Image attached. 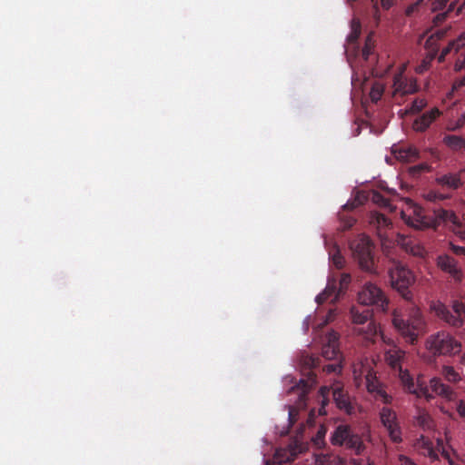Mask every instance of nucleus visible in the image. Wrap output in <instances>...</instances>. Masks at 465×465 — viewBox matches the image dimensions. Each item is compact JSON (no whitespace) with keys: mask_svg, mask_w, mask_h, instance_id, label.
Here are the masks:
<instances>
[{"mask_svg":"<svg viewBox=\"0 0 465 465\" xmlns=\"http://www.w3.org/2000/svg\"><path fill=\"white\" fill-rule=\"evenodd\" d=\"M339 335L335 331H330L323 340L322 355L326 360H340Z\"/></svg>","mask_w":465,"mask_h":465,"instance_id":"ddd939ff","label":"nucleus"},{"mask_svg":"<svg viewBox=\"0 0 465 465\" xmlns=\"http://www.w3.org/2000/svg\"><path fill=\"white\" fill-rule=\"evenodd\" d=\"M461 342L445 331L433 333L426 340V348L434 356L453 357L461 351Z\"/></svg>","mask_w":465,"mask_h":465,"instance_id":"20e7f679","label":"nucleus"},{"mask_svg":"<svg viewBox=\"0 0 465 465\" xmlns=\"http://www.w3.org/2000/svg\"><path fill=\"white\" fill-rule=\"evenodd\" d=\"M452 50H454V46L451 45V42L449 43V45L442 49L440 56H439V61L440 62H442L444 61V58L446 55H448Z\"/></svg>","mask_w":465,"mask_h":465,"instance_id":"a18cd8bd","label":"nucleus"},{"mask_svg":"<svg viewBox=\"0 0 465 465\" xmlns=\"http://www.w3.org/2000/svg\"><path fill=\"white\" fill-rule=\"evenodd\" d=\"M367 465H374V464L372 462H371V461H368Z\"/></svg>","mask_w":465,"mask_h":465,"instance_id":"680f3d73","label":"nucleus"},{"mask_svg":"<svg viewBox=\"0 0 465 465\" xmlns=\"http://www.w3.org/2000/svg\"><path fill=\"white\" fill-rule=\"evenodd\" d=\"M333 445L345 446L352 450L356 454H360L364 449V444L361 436L354 433L351 428L346 424H341L336 427L331 437Z\"/></svg>","mask_w":465,"mask_h":465,"instance_id":"6e6552de","label":"nucleus"},{"mask_svg":"<svg viewBox=\"0 0 465 465\" xmlns=\"http://www.w3.org/2000/svg\"><path fill=\"white\" fill-rule=\"evenodd\" d=\"M374 46V43L372 40V35H369L366 38L364 47L362 48V55L365 59H368L369 55L372 52V48Z\"/></svg>","mask_w":465,"mask_h":465,"instance_id":"473e14b6","label":"nucleus"},{"mask_svg":"<svg viewBox=\"0 0 465 465\" xmlns=\"http://www.w3.org/2000/svg\"><path fill=\"white\" fill-rule=\"evenodd\" d=\"M372 2V8H373V17L376 22V24H379L381 19L380 10H379V5L378 0H371Z\"/></svg>","mask_w":465,"mask_h":465,"instance_id":"c03bdc74","label":"nucleus"},{"mask_svg":"<svg viewBox=\"0 0 465 465\" xmlns=\"http://www.w3.org/2000/svg\"><path fill=\"white\" fill-rule=\"evenodd\" d=\"M457 229L454 230V233L460 237L461 240H465V230L461 229L460 223H459V225H456Z\"/></svg>","mask_w":465,"mask_h":465,"instance_id":"3c124183","label":"nucleus"},{"mask_svg":"<svg viewBox=\"0 0 465 465\" xmlns=\"http://www.w3.org/2000/svg\"><path fill=\"white\" fill-rule=\"evenodd\" d=\"M443 141L452 150L460 151L465 149V140L460 136L449 134L444 137Z\"/></svg>","mask_w":465,"mask_h":465,"instance_id":"b1692460","label":"nucleus"},{"mask_svg":"<svg viewBox=\"0 0 465 465\" xmlns=\"http://www.w3.org/2000/svg\"><path fill=\"white\" fill-rule=\"evenodd\" d=\"M405 356V351L397 346L390 348L385 352V360L394 371L402 368V361H404Z\"/></svg>","mask_w":465,"mask_h":465,"instance_id":"6ab92c4d","label":"nucleus"},{"mask_svg":"<svg viewBox=\"0 0 465 465\" xmlns=\"http://www.w3.org/2000/svg\"><path fill=\"white\" fill-rule=\"evenodd\" d=\"M440 114V110L435 107L417 117L413 122L412 128L416 132L422 133L430 127L432 122L435 121Z\"/></svg>","mask_w":465,"mask_h":465,"instance_id":"a211bd4d","label":"nucleus"},{"mask_svg":"<svg viewBox=\"0 0 465 465\" xmlns=\"http://www.w3.org/2000/svg\"><path fill=\"white\" fill-rule=\"evenodd\" d=\"M392 322L406 341L412 344L417 341L419 336L425 331L426 322L422 313L420 310L413 304L407 309L406 317L394 313Z\"/></svg>","mask_w":465,"mask_h":465,"instance_id":"f03ea898","label":"nucleus"},{"mask_svg":"<svg viewBox=\"0 0 465 465\" xmlns=\"http://www.w3.org/2000/svg\"><path fill=\"white\" fill-rule=\"evenodd\" d=\"M371 200L374 203H376L381 207L392 210V206H391L390 201L387 198H385L379 192L372 193Z\"/></svg>","mask_w":465,"mask_h":465,"instance_id":"cd10ccee","label":"nucleus"},{"mask_svg":"<svg viewBox=\"0 0 465 465\" xmlns=\"http://www.w3.org/2000/svg\"><path fill=\"white\" fill-rule=\"evenodd\" d=\"M382 425L386 428L391 440L394 443L402 441L401 427L397 420L396 413L388 407H383L380 411Z\"/></svg>","mask_w":465,"mask_h":465,"instance_id":"9b49d317","label":"nucleus"},{"mask_svg":"<svg viewBox=\"0 0 465 465\" xmlns=\"http://www.w3.org/2000/svg\"><path fill=\"white\" fill-rule=\"evenodd\" d=\"M416 422L420 427L428 429L430 427L431 419L428 413L420 412L416 418Z\"/></svg>","mask_w":465,"mask_h":465,"instance_id":"7c9ffc66","label":"nucleus"},{"mask_svg":"<svg viewBox=\"0 0 465 465\" xmlns=\"http://www.w3.org/2000/svg\"><path fill=\"white\" fill-rule=\"evenodd\" d=\"M455 4H456L455 2H452V3L450 4V5L448 7V10H447V14H449V13H450V12H452L454 10Z\"/></svg>","mask_w":465,"mask_h":465,"instance_id":"4d7b16f0","label":"nucleus"},{"mask_svg":"<svg viewBox=\"0 0 465 465\" xmlns=\"http://www.w3.org/2000/svg\"><path fill=\"white\" fill-rule=\"evenodd\" d=\"M395 0H381V5L383 9L389 10L393 5Z\"/></svg>","mask_w":465,"mask_h":465,"instance_id":"603ef678","label":"nucleus"},{"mask_svg":"<svg viewBox=\"0 0 465 465\" xmlns=\"http://www.w3.org/2000/svg\"><path fill=\"white\" fill-rule=\"evenodd\" d=\"M383 94V87L380 84H375L372 85L371 92H370V97L372 102L377 103L382 96Z\"/></svg>","mask_w":465,"mask_h":465,"instance_id":"c756f323","label":"nucleus"},{"mask_svg":"<svg viewBox=\"0 0 465 465\" xmlns=\"http://www.w3.org/2000/svg\"><path fill=\"white\" fill-rule=\"evenodd\" d=\"M457 411L462 418H465V402L463 401H460L457 406Z\"/></svg>","mask_w":465,"mask_h":465,"instance_id":"8fccbe9b","label":"nucleus"},{"mask_svg":"<svg viewBox=\"0 0 465 465\" xmlns=\"http://www.w3.org/2000/svg\"><path fill=\"white\" fill-rule=\"evenodd\" d=\"M325 432H326V430L324 429L319 430L317 436H316V440H322L325 435Z\"/></svg>","mask_w":465,"mask_h":465,"instance_id":"6e6d98bb","label":"nucleus"},{"mask_svg":"<svg viewBox=\"0 0 465 465\" xmlns=\"http://www.w3.org/2000/svg\"><path fill=\"white\" fill-rule=\"evenodd\" d=\"M421 212L422 210L420 208H416L414 210L417 215L416 223L408 221V224L416 228L431 227L433 229H437L440 225L448 223L453 225H459V218L453 211L437 208L433 211V218L430 221H424L425 217L421 215Z\"/></svg>","mask_w":465,"mask_h":465,"instance_id":"0eeeda50","label":"nucleus"},{"mask_svg":"<svg viewBox=\"0 0 465 465\" xmlns=\"http://www.w3.org/2000/svg\"><path fill=\"white\" fill-rule=\"evenodd\" d=\"M315 465H345V461L337 455L327 454L318 457Z\"/></svg>","mask_w":465,"mask_h":465,"instance_id":"393cba45","label":"nucleus"},{"mask_svg":"<svg viewBox=\"0 0 465 465\" xmlns=\"http://www.w3.org/2000/svg\"><path fill=\"white\" fill-rule=\"evenodd\" d=\"M339 217L344 230L351 228L356 222L355 218L345 215L344 213H339Z\"/></svg>","mask_w":465,"mask_h":465,"instance_id":"c9c22d12","label":"nucleus"},{"mask_svg":"<svg viewBox=\"0 0 465 465\" xmlns=\"http://www.w3.org/2000/svg\"><path fill=\"white\" fill-rule=\"evenodd\" d=\"M389 278L392 289L406 301L411 302L413 298L411 287L415 282L413 272L401 262H393L389 269Z\"/></svg>","mask_w":465,"mask_h":465,"instance_id":"39448f33","label":"nucleus"},{"mask_svg":"<svg viewBox=\"0 0 465 465\" xmlns=\"http://www.w3.org/2000/svg\"><path fill=\"white\" fill-rule=\"evenodd\" d=\"M360 35H361V25H360V22L355 20V19H353L352 22H351V34L348 36V40L351 43H353V42L357 41V39L359 38Z\"/></svg>","mask_w":465,"mask_h":465,"instance_id":"c85d7f7f","label":"nucleus"},{"mask_svg":"<svg viewBox=\"0 0 465 465\" xmlns=\"http://www.w3.org/2000/svg\"><path fill=\"white\" fill-rule=\"evenodd\" d=\"M465 86V75L463 77H461L460 79H457L454 83H453V89L457 90V89H460L461 87Z\"/></svg>","mask_w":465,"mask_h":465,"instance_id":"09e8293b","label":"nucleus"},{"mask_svg":"<svg viewBox=\"0 0 465 465\" xmlns=\"http://www.w3.org/2000/svg\"><path fill=\"white\" fill-rule=\"evenodd\" d=\"M437 265L441 271L450 274L454 281L461 282L463 273L453 257L448 254L440 255L437 259Z\"/></svg>","mask_w":465,"mask_h":465,"instance_id":"4468645a","label":"nucleus"},{"mask_svg":"<svg viewBox=\"0 0 465 465\" xmlns=\"http://www.w3.org/2000/svg\"><path fill=\"white\" fill-rule=\"evenodd\" d=\"M330 255L336 268L341 269L343 267L344 259L338 249H335L333 253H330Z\"/></svg>","mask_w":465,"mask_h":465,"instance_id":"f704fd0d","label":"nucleus"},{"mask_svg":"<svg viewBox=\"0 0 465 465\" xmlns=\"http://www.w3.org/2000/svg\"><path fill=\"white\" fill-rule=\"evenodd\" d=\"M452 310L456 315H459L461 318L465 317V304L463 302L458 301L454 302Z\"/></svg>","mask_w":465,"mask_h":465,"instance_id":"4c0bfd02","label":"nucleus"},{"mask_svg":"<svg viewBox=\"0 0 465 465\" xmlns=\"http://www.w3.org/2000/svg\"><path fill=\"white\" fill-rule=\"evenodd\" d=\"M436 395L441 396L447 400H452L454 397L453 390L444 384L440 378L434 377L430 381V386L427 387Z\"/></svg>","mask_w":465,"mask_h":465,"instance_id":"aec40b11","label":"nucleus"},{"mask_svg":"<svg viewBox=\"0 0 465 465\" xmlns=\"http://www.w3.org/2000/svg\"><path fill=\"white\" fill-rule=\"evenodd\" d=\"M367 389L370 392L375 393V398L385 404L391 402L392 397L384 390L383 385L377 380L375 374L369 371L366 374Z\"/></svg>","mask_w":465,"mask_h":465,"instance_id":"2eb2a0df","label":"nucleus"},{"mask_svg":"<svg viewBox=\"0 0 465 465\" xmlns=\"http://www.w3.org/2000/svg\"><path fill=\"white\" fill-rule=\"evenodd\" d=\"M394 156L402 162H412L419 157V151L411 146H396L392 147Z\"/></svg>","mask_w":465,"mask_h":465,"instance_id":"412c9836","label":"nucleus"},{"mask_svg":"<svg viewBox=\"0 0 465 465\" xmlns=\"http://www.w3.org/2000/svg\"><path fill=\"white\" fill-rule=\"evenodd\" d=\"M449 197H450L449 195L444 194V193H431L429 194V199L433 200V201H436V200L443 201L445 199H448Z\"/></svg>","mask_w":465,"mask_h":465,"instance_id":"de8ad7c7","label":"nucleus"},{"mask_svg":"<svg viewBox=\"0 0 465 465\" xmlns=\"http://www.w3.org/2000/svg\"><path fill=\"white\" fill-rule=\"evenodd\" d=\"M428 169H429V166L427 164H419L417 166H414L412 168V171H418L420 173V172L427 171Z\"/></svg>","mask_w":465,"mask_h":465,"instance_id":"5fc2aeb1","label":"nucleus"},{"mask_svg":"<svg viewBox=\"0 0 465 465\" xmlns=\"http://www.w3.org/2000/svg\"><path fill=\"white\" fill-rule=\"evenodd\" d=\"M447 15H448L447 12L438 14V15L435 16V18H434L435 23H437V24H438V23H442V22L446 19Z\"/></svg>","mask_w":465,"mask_h":465,"instance_id":"864d4df0","label":"nucleus"},{"mask_svg":"<svg viewBox=\"0 0 465 465\" xmlns=\"http://www.w3.org/2000/svg\"><path fill=\"white\" fill-rule=\"evenodd\" d=\"M460 362L465 367V353L460 357Z\"/></svg>","mask_w":465,"mask_h":465,"instance_id":"bf43d9fd","label":"nucleus"},{"mask_svg":"<svg viewBox=\"0 0 465 465\" xmlns=\"http://www.w3.org/2000/svg\"><path fill=\"white\" fill-rule=\"evenodd\" d=\"M403 389L411 394H415L417 397H424L428 401L433 399V395L429 393L427 386H423L420 383H415L413 378L410 374L407 369L400 368L395 371Z\"/></svg>","mask_w":465,"mask_h":465,"instance_id":"9d476101","label":"nucleus"},{"mask_svg":"<svg viewBox=\"0 0 465 465\" xmlns=\"http://www.w3.org/2000/svg\"><path fill=\"white\" fill-rule=\"evenodd\" d=\"M464 9H465V0H464V2L462 3V5L458 8V10H457V14H458V15H459V14H460V13L462 12V10H464Z\"/></svg>","mask_w":465,"mask_h":465,"instance_id":"13d9d810","label":"nucleus"},{"mask_svg":"<svg viewBox=\"0 0 465 465\" xmlns=\"http://www.w3.org/2000/svg\"><path fill=\"white\" fill-rule=\"evenodd\" d=\"M436 183L442 187L457 190L462 185V182L459 174L448 173L436 178Z\"/></svg>","mask_w":465,"mask_h":465,"instance_id":"5701e85b","label":"nucleus"},{"mask_svg":"<svg viewBox=\"0 0 465 465\" xmlns=\"http://www.w3.org/2000/svg\"><path fill=\"white\" fill-rule=\"evenodd\" d=\"M450 249L456 255H464L465 256V247L459 246L452 242H450Z\"/></svg>","mask_w":465,"mask_h":465,"instance_id":"37998d69","label":"nucleus"},{"mask_svg":"<svg viewBox=\"0 0 465 465\" xmlns=\"http://www.w3.org/2000/svg\"><path fill=\"white\" fill-rule=\"evenodd\" d=\"M450 0H435L433 3H432V11L436 12V11H440V10H442L446 5L448 4Z\"/></svg>","mask_w":465,"mask_h":465,"instance_id":"a19ab883","label":"nucleus"},{"mask_svg":"<svg viewBox=\"0 0 465 465\" xmlns=\"http://www.w3.org/2000/svg\"><path fill=\"white\" fill-rule=\"evenodd\" d=\"M432 311L435 312L437 317L440 320L444 321L446 323L452 327H461L463 324V318L456 315L452 311H450L446 305L443 303L438 302L433 304L431 307Z\"/></svg>","mask_w":465,"mask_h":465,"instance_id":"dca6fc26","label":"nucleus"},{"mask_svg":"<svg viewBox=\"0 0 465 465\" xmlns=\"http://www.w3.org/2000/svg\"><path fill=\"white\" fill-rule=\"evenodd\" d=\"M394 94H411L418 91L415 80L406 78L401 73L394 75L393 78Z\"/></svg>","mask_w":465,"mask_h":465,"instance_id":"f3484780","label":"nucleus"},{"mask_svg":"<svg viewBox=\"0 0 465 465\" xmlns=\"http://www.w3.org/2000/svg\"><path fill=\"white\" fill-rule=\"evenodd\" d=\"M450 465H454L452 460H450Z\"/></svg>","mask_w":465,"mask_h":465,"instance_id":"e2e57ef3","label":"nucleus"},{"mask_svg":"<svg viewBox=\"0 0 465 465\" xmlns=\"http://www.w3.org/2000/svg\"><path fill=\"white\" fill-rule=\"evenodd\" d=\"M436 52L437 51L435 50L428 58L422 61L421 64L420 65V71L427 70L429 68L430 62L435 58Z\"/></svg>","mask_w":465,"mask_h":465,"instance_id":"79ce46f5","label":"nucleus"},{"mask_svg":"<svg viewBox=\"0 0 465 465\" xmlns=\"http://www.w3.org/2000/svg\"><path fill=\"white\" fill-rule=\"evenodd\" d=\"M430 41H431V37H430V38H429V39L426 41V44H425V46H426V47H430Z\"/></svg>","mask_w":465,"mask_h":465,"instance_id":"052dcab7","label":"nucleus"},{"mask_svg":"<svg viewBox=\"0 0 465 465\" xmlns=\"http://www.w3.org/2000/svg\"><path fill=\"white\" fill-rule=\"evenodd\" d=\"M442 375L450 382L456 383L460 380V374L451 366H443Z\"/></svg>","mask_w":465,"mask_h":465,"instance_id":"a878e982","label":"nucleus"},{"mask_svg":"<svg viewBox=\"0 0 465 465\" xmlns=\"http://www.w3.org/2000/svg\"><path fill=\"white\" fill-rule=\"evenodd\" d=\"M420 440L421 441V448L424 450L426 454L431 459H437L438 455L433 449L432 442L424 436H421Z\"/></svg>","mask_w":465,"mask_h":465,"instance_id":"bb28decb","label":"nucleus"},{"mask_svg":"<svg viewBox=\"0 0 465 465\" xmlns=\"http://www.w3.org/2000/svg\"><path fill=\"white\" fill-rule=\"evenodd\" d=\"M399 461L401 465H418L411 459L403 454L399 455Z\"/></svg>","mask_w":465,"mask_h":465,"instance_id":"49530a36","label":"nucleus"},{"mask_svg":"<svg viewBox=\"0 0 465 465\" xmlns=\"http://www.w3.org/2000/svg\"><path fill=\"white\" fill-rule=\"evenodd\" d=\"M336 362L334 363H329V364H325L322 369H323V371L327 372V373H341V359L340 360H335Z\"/></svg>","mask_w":465,"mask_h":465,"instance_id":"2f4dec72","label":"nucleus"},{"mask_svg":"<svg viewBox=\"0 0 465 465\" xmlns=\"http://www.w3.org/2000/svg\"><path fill=\"white\" fill-rule=\"evenodd\" d=\"M350 248L353 258L362 271L376 273L372 255L373 244L368 236L359 235L351 242Z\"/></svg>","mask_w":465,"mask_h":465,"instance_id":"423d86ee","label":"nucleus"},{"mask_svg":"<svg viewBox=\"0 0 465 465\" xmlns=\"http://www.w3.org/2000/svg\"><path fill=\"white\" fill-rule=\"evenodd\" d=\"M363 198L361 199L360 195H358L352 202L347 203L343 205L344 211H352L357 208L359 205L363 203Z\"/></svg>","mask_w":465,"mask_h":465,"instance_id":"e433bc0d","label":"nucleus"},{"mask_svg":"<svg viewBox=\"0 0 465 465\" xmlns=\"http://www.w3.org/2000/svg\"><path fill=\"white\" fill-rule=\"evenodd\" d=\"M297 416H298V411L295 407L293 406H291L290 407V410H289V423H290V426H292L296 420H297Z\"/></svg>","mask_w":465,"mask_h":465,"instance_id":"ea45409f","label":"nucleus"},{"mask_svg":"<svg viewBox=\"0 0 465 465\" xmlns=\"http://www.w3.org/2000/svg\"><path fill=\"white\" fill-rule=\"evenodd\" d=\"M427 104L426 100L416 98L411 106L410 112L412 114L420 113Z\"/></svg>","mask_w":465,"mask_h":465,"instance_id":"72a5a7b5","label":"nucleus"},{"mask_svg":"<svg viewBox=\"0 0 465 465\" xmlns=\"http://www.w3.org/2000/svg\"><path fill=\"white\" fill-rule=\"evenodd\" d=\"M303 364L308 369V378L307 380H301L296 388H292V390L297 391L299 395V407L306 404L307 393L316 383V374L312 370L320 366V359L312 355H307L303 358Z\"/></svg>","mask_w":465,"mask_h":465,"instance_id":"1a4fd4ad","label":"nucleus"},{"mask_svg":"<svg viewBox=\"0 0 465 465\" xmlns=\"http://www.w3.org/2000/svg\"><path fill=\"white\" fill-rule=\"evenodd\" d=\"M370 223L377 228L378 235L380 237H383L385 234V230L391 225L389 218H387L384 214L377 212L371 213L370 217Z\"/></svg>","mask_w":465,"mask_h":465,"instance_id":"4be33fe9","label":"nucleus"},{"mask_svg":"<svg viewBox=\"0 0 465 465\" xmlns=\"http://www.w3.org/2000/svg\"><path fill=\"white\" fill-rule=\"evenodd\" d=\"M351 282V276L349 274H342L340 280V288H337V282L335 280H329L326 288L322 292L317 295L316 302L319 304H322L329 299L331 302H335L338 297L344 289L347 288Z\"/></svg>","mask_w":465,"mask_h":465,"instance_id":"f8f14e48","label":"nucleus"},{"mask_svg":"<svg viewBox=\"0 0 465 465\" xmlns=\"http://www.w3.org/2000/svg\"><path fill=\"white\" fill-rule=\"evenodd\" d=\"M319 401L321 403V408L319 409L320 415L327 414L325 407L330 402L331 394L333 402L340 411L349 415L354 412V405L352 404L349 393L344 390L341 381H334L331 386H322L319 391Z\"/></svg>","mask_w":465,"mask_h":465,"instance_id":"7ed1b4c3","label":"nucleus"},{"mask_svg":"<svg viewBox=\"0 0 465 465\" xmlns=\"http://www.w3.org/2000/svg\"><path fill=\"white\" fill-rule=\"evenodd\" d=\"M454 50L457 52L465 45V33L461 34L457 39L451 41Z\"/></svg>","mask_w":465,"mask_h":465,"instance_id":"58836bf2","label":"nucleus"},{"mask_svg":"<svg viewBox=\"0 0 465 465\" xmlns=\"http://www.w3.org/2000/svg\"><path fill=\"white\" fill-rule=\"evenodd\" d=\"M359 306H353L351 309V317L355 324L354 332L363 339L374 341L379 333L375 322L371 319L372 310L368 307L374 305L377 308L385 311L388 305V300L383 292L373 283H366L358 293Z\"/></svg>","mask_w":465,"mask_h":465,"instance_id":"f257e3e1","label":"nucleus"}]
</instances>
